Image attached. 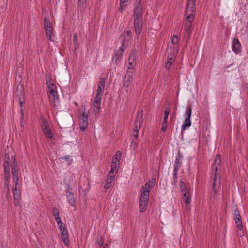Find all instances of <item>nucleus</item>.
Masks as SVG:
<instances>
[{
  "instance_id": "nucleus-1",
  "label": "nucleus",
  "mask_w": 248,
  "mask_h": 248,
  "mask_svg": "<svg viewBox=\"0 0 248 248\" xmlns=\"http://www.w3.org/2000/svg\"><path fill=\"white\" fill-rule=\"evenodd\" d=\"M155 179L152 178L149 180L141 188V195L140 198V211L144 212L148 204L149 192L154 187L155 183Z\"/></svg>"
},
{
  "instance_id": "nucleus-2",
  "label": "nucleus",
  "mask_w": 248,
  "mask_h": 248,
  "mask_svg": "<svg viewBox=\"0 0 248 248\" xmlns=\"http://www.w3.org/2000/svg\"><path fill=\"white\" fill-rule=\"evenodd\" d=\"M133 14L134 26L135 33L139 35L142 31L143 26L142 7L140 0L136 1Z\"/></svg>"
},
{
  "instance_id": "nucleus-3",
  "label": "nucleus",
  "mask_w": 248,
  "mask_h": 248,
  "mask_svg": "<svg viewBox=\"0 0 248 248\" xmlns=\"http://www.w3.org/2000/svg\"><path fill=\"white\" fill-rule=\"evenodd\" d=\"M41 126L42 130L46 137L50 139L53 137V134L47 121L44 118L42 119Z\"/></svg>"
},
{
  "instance_id": "nucleus-4",
  "label": "nucleus",
  "mask_w": 248,
  "mask_h": 248,
  "mask_svg": "<svg viewBox=\"0 0 248 248\" xmlns=\"http://www.w3.org/2000/svg\"><path fill=\"white\" fill-rule=\"evenodd\" d=\"M221 162L220 156L217 154L214 160L215 164L212 166L213 171H214V182L212 186L213 189H214L215 187V182L217 180V173L218 167L220 168Z\"/></svg>"
},
{
  "instance_id": "nucleus-5",
  "label": "nucleus",
  "mask_w": 248,
  "mask_h": 248,
  "mask_svg": "<svg viewBox=\"0 0 248 248\" xmlns=\"http://www.w3.org/2000/svg\"><path fill=\"white\" fill-rule=\"evenodd\" d=\"M131 39V33L130 31H126L123 32V33L119 37V40L122 42V46L120 48L121 52H123L124 51L123 46L126 45V43H128Z\"/></svg>"
},
{
  "instance_id": "nucleus-6",
  "label": "nucleus",
  "mask_w": 248,
  "mask_h": 248,
  "mask_svg": "<svg viewBox=\"0 0 248 248\" xmlns=\"http://www.w3.org/2000/svg\"><path fill=\"white\" fill-rule=\"evenodd\" d=\"M179 42L180 39L176 35H173L171 38V44L170 47H168L167 49L169 50H171L175 53H178L179 49Z\"/></svg>"
},
{
  "instance_id": "nucleus-7",
  "label": "nucleus",
  "mask_w": 248,
  "mask_h": 248,
  "mask_svg": "<svg viewBox=\"0 0 248 248\" xmlns=\"http://www.w3.org/2000/svg\"><path fill=\"white\" fill-rule=\"evenodd\" d=\"M80 129L82 131H84L88 126V114L84 111L79 119Z\"/></svg>"
},
{
  "instance_id": "nucleus-8",
  "label": "nucleus",
  "mask_w": 248,
  "mask_h": 248,
  "mask_svg": "<svg viewBox=\"0 0 248 248\" xmlns=\"http://www.w3.org/2000/svg\"><path fill=\"white\" fill-rule=\"evenodd\" d=\"M233 216L237 228L239 230H242L243 229V225L242 223L241 217L237 207H235V209L233 211Z\"/></svg>"
},
{
  "instance_id": "nucleus-9",
  "label": "nucleus",
  "mask_w": 248,
  "mask_h": 248,
  "mask_svg": "<svg viewBox=\"0 0 248 248\" xmlns=\"http://www.w3.org/2000/svg\"><path fill=\"white\" fill-rule=\"evenodd\" d=\"M49 92V100L51 102V105L53 107H55L57 105V103L59 102V97L58 95V93L56 91L54 90V89H51Z\"/></svg>"
},
{
  "instance_id": "nucleus-10",
  "label": "nucleus",
  "mask_w": 248,
  "mask_h": 248,
  "mask_svg": "<svg viewBox=\"0 0 248 248\" xmlns=\"http://www.w3.org/2000/svg\"><path fill=\"white\" fill-rule=\"evenodd\" d=\"M143 122L142 111L138 113V115L134 124L133 131H139Z\"/></svg>"
},
{
  "instance_id": "nucleus-11",
  "label": "nucleus",
  "mask_w": 248,
  "mask_h": 248,
  "mask_svg": "<svg viewBox=\"0 0 248 248\" xmlns=\"http://www.w3.org/2000/svg\"><path fill=\"white\" fill-rule=\"evenodd\" d=\"M232 51L236 54L241 52V45L237 38H234L232 46Z\"/></svg>"
},
{
  "instance_id": "nucleus-12",
  "label": "nucleus",
  "mask_w": 248,
  "mask_h": 248,
  "mask_svg": "<svg viewBox=\"0 0 248 248\" xmlns=\"http://www.w3.org/2000/svg\"><path fill=\"white\" fill-rule=\"evenodd\" d=\"M115 176L113 174H110L109 172L108 174L107 175V177L106 179L105 185H104V188L106 189H109L111 186V183L114 180Z\"/></svg>"
},
{
  "instance_id": "nucleus-13",
  "label": "nucleus",
  "mask_w": 248,
  "mask_h": 248,
  "mask_svg": "<svg viewBox=\"0 0 248 248\" xmlns=\"http://www.w3.org/2000/svg\"><path fill=\"white\" fill-rule=\"evenodd\" d=\"M105 86V79L102 78L100 79V81L97 85V89L96 93L103 95L104 88Z\"/></svg>"
},
{
  "instance_id": "nucleus-14",
  "label": "nucleus",
  "mask_w": 248,
  "mask_h": 248,
  "mask_svg": "<svg viewBox=\"0 0 248 248\" xmlns=\"http://www.w3.org/2000/svg\"><path fill=\"white\" fill-rule=\"evenodd\" d=\"M185 37L189 40L192 32V24L189 22L185 23Z\"/></svg>"
},
{
  "instance_id": "nucleus-15",
  "label": "nucleus",
  "mask_w": 248,
  "mask_h": 248,
  "mask_svg": "<svg viewBox=\"0 0 248 248\" xmlns=\"http://www.w3.org/2000/svg\"><path fill=\"white\" fill-rule=\"evenodd\" d=\"M182 158L183 155L180 153V151L179 150L178 152V154L176 156L175 163L174 164V169L177 168V170H178V169L180 168L181 166Z\"/></svg>"
},
{
  "instance_id": "nucleus-16",
  "label": "nucleus",
  "mask_w": 248,
  "mask_h": 248,
  "mask_svg": "<svg viewBox=\"0 0 248 248\" xmlns=\"http://www.w3.org/2000/svg\"><path fill=\"white\" fill-rule=\"evenodd\" d=\"M166 51L168 53L167 61H170L173 63L175 62L178 53H174V51L171 50L166 49Z\"/></svg>"
},
{
  "instance_id": "nucleus-17",
  "label": "nucleus",
  "mask_w": 248,
  "mask_h": 248,
  "mask_svg": "<svg viewBox=\"0 0 248 248\" xmlns=\"http://www.w3.org/2000/svg\"><path fill=\"white\" fill-rule=\"evenodd\" d=\"M60 232L63 242L65 245L68 246L69 243L68 231L66 230H62L60 231Z\"/></svg>"
},
{
  "instance_id": "nucleus-18",
  "label": "nucleus",
  "mask_w": 248,
  "mask_h": 248,
  "mask_svg": "<svg viewBox=\"0 0 248 248\" xmlns=\"http://www.w3.org/2000/svg\"><path fill=\"white\" fill-rule=\"evenodd\" d=\"M138 57V53L135 50H132L129 56L128 62L130 65H132V62L135 63Z\"/></svg>"
},
{
  "instance_id": "nucleus-19",
  "label": "nucleus",
  "mask_w": 248,
  "mask_h": 248,
  "mask_svg": "<svg viewBox=\"0 0 248 248\" xmlns=\"http://www.w3.org/2000/svg\"><path fill=\"white\" fill-rule=\"evenodd\" d=\"M102 96V95L99 94L98 93H96L95 96L93 106L94 108H96L98 111L100 110Z\"/></svg>"
},
{
  "instance_id": "nucleus-20",
  "label": "nucleus",
  "mask_w": 248,
  "mask_h": 248,
  "mask_svg": "<svg viewBox=\"0 0 248 248\" xmlns=\"http://www.w3.org/2000/svg\"><path fill=\"white\" fill-rule=\"evenodd\" d=\"M195 2L196 0H188L186 11L188 12H195L196 10Z\"/></svg>"
},
{
  "instance_id": "nucleus-21",
  "label": "nucleus",
  "mask_w": 248,
  "mask_h": 248,
  "mask_svg": "<svg viewBox=\"0 0 248 248\" xmlns=\"http://www.w3.org/2000/svg\"><path fill=\"white\" fill-rule=\"evenodd\" d=\"M182 198L186 204H189L191 202V197L189 192H185L182 194Z\"/></svg>"
},
{
  "instance_id": "nucleus-22",
  "label": "nucleus",
  "mask_w": 248,
  "mask_h": 248,
  "mask_svg": "<svg viewBox=\"0 0 248 248\" xmlns=\"http://www.w3.org/2000/svg\"><path fill=\"white\" fill-rule=\"evenodd\" d=\"M195 12L189 11L188 12L186 10V19L185 23L189 22L192 24L194 18V13Z\"/></svg>"
},
{
  "instance_id": "nucleus-23",
  "label": "nucleus",
  "mask_w": 248,
  "mask_h": 248,
  "mask_svg": "<svg viewBox=\"0 0 248 248\" xmlns=\"http://www.w3.org/2000/svg\"><path fill=\"white\" fill-rule=\"evenodd\" d=\"M120 162H117L116 160H114V159H112L111 165V169L109 171L110 174H113L114 171H116V172L118 171L117 168H118L119 163Z\"/></svg>"
},
{
  "instance_id": "nucleus-24",
  "label": "nucleus",
  "mask_w": 248,
  "mask_h": 248,
  "mask_svg": "<svg viewBox=\"0 0 248 248\" xmlns=\"http://www.w3.org/2000/svg\"><path fill=\"white\" fill-rule=\"evenodd\" d=\"M190 119V118H185L184 123L182 125L181 133L183 132V131H184L186 128H188L191 126V122Z\"/></svg>"
},
{
  "instance_id": "nucleus-25",
  "label": "nucleus",
  "mask_w": 248,
  "mask_h": 248,
  "mask_svg": "<svg viewBox=\"0 0 248 248\" xmlns=\"http://www.w3.org/2000/svg\"><path fill=\"white\" fill-rule=\"evenodd\" d=\"M12 192L13 194V199L21 200V192L20 190H16V188H13Z\"/></svg>"
},
{
  "instance_id": "nucleus-26",
  "label": "nucleus",
  "mask_w": 248,
  "mask_h": 248,
  "mask_svg": "<svg viewBox=\"0 0 248 248\" xmlns=\"http://www.w3.org/2000/svg\"><path fill=\"white\" fill-rule=\"evenodd\" d=\"M45 32L46 36L49 39V40L51 42H54L53 39L52 38V28H48V29H45Z\"/></svg>"
},
{
  "instance_id": "nucleus-27",
  "label": "nucleus",
  "mask_w": 248,
  "mask_h": 248,
  "mask_svg": "<svg viewBox=\"0 0 248 248\" xmlns=\"http://www.w3.org/2000/svg\"><path fill=\"white\" fill-rule=\"evenodd\" d=\"M133 81V79L128 78L126 77H124V82H123V86L125 87L128 88L130 86L131 83Z\"/></svg>"
},
{
  "instance_id": "nucleus-28",
  "label": "nucleus",
  "mask_w": 248,
  "mask_h": 248,
  "mask_svg": "<svg viewBox=\"0 0 248 248\" xmlns=\"http://www.w3.org/2000/svg\"><path fill=\"white\" fill-rule=\"evenodd\" d=\"M67 199V201L69 203V204L71 206H75V198H74V194H72L71 195H69V196H66Z\"/></svg>"
},
{
  "instance_id": "nucleus-29",
  "label": "nucleus",
  "mask_w": 248,
  "mask_h": 248,
  "mask_svg": "<svg viewBox=\"0 0 248 248\" xmlns=\"http://www.w3.org/2000/svg\"><path fill=\"white\" fill-rule=\"evenodd\" d=\"M11 172H12V176L14 177L13 182H15V180L16 179V181L17 180H19L18 168L17 169L12 168Z\"/></svg>"
},
{
  "instance_id": "nucleus-30",
  "label": "nucleus",
  "mask_w": 248,
  "mask_h": 248,
  "mask_svg": "<svg viewBox=\"0 0 248 248\" xmlns=\"http://www.w3.org/2000/svg\"><path fill=\"white\" fill-rule=\"evenodd\" d=\"M192 113V107L191 105L188 106L186 110L185 115L186 118H190Z\"/></svg>"
},
{
  "instance_id": "nucleus-31",
  "label": "nucleus",
  "mask_w": 248,
  "mask_h": 248,
  "mask_svg": "<svg viewBox=\"0 0 248 248\" xmlns=\"http://www.w3.org/2000/svg\"><path fill=\"white\" fill-rule=\"evenodd\" d=\"M180 186L182 194L185 192H189L186 189V184L184 182L182 181L180 182Z\"/></svg>"
},
{
  "instance_id": "nucleus-32",
  "label": "nucleus",
  "mask_w": 248,
  "mask_h": 248,
  "mask_svg": "<svg viewBox=\"0 0 248 248\" xmlns=\"http://www.w3.org/2000/svg\"><path fill=\"white\" fill-rule=\"evenodd\" d=\"M134 72V70H132L130 68H127L125 77L128 78L133 79V74Z\"/></svg>"
},
{
  "instance_id": "nucleus-33",
  "label": "nucleus",
  "mask_w": 248,
  "mask_h": 248,
  "mask_svg": "<svg viewBox=\"0 0 248 248\" xmlns=\"http://www.w3.org/2000/svg\"><path fill=\"white\" fill-rule=\"evenodd\" d=\"M52 214L55 217V220L61 219L59 216V211L57 208L54 207L53 208Z\"/></svg>"
},
{
  "instance_id": "nucleus-34",
  "label": "nucleus",
  "mask_w": 248,
  "mask_h": 248,
  "mask_svg": "<svg viewBox=\"0 0 248 248\" xmlns=\"http://www.w3.org/2000/svg\"><path fill=\"white\" fill-rule=\"evenodd\" d=\"M56 221L58 225L60 231H62V230H66L65 225L62 222L61 218L59 220H56Z\"/></svg>"
},
{
  "instance_id": "nucleus-35",
  "label": "nucleus",
  "mask_w": 248,
  "mask_h": 248,
  "mask_svg": "<svg viewBox=\"0 0 248 248\" xmlns=\"http://www.w3.org/2000/svg\"><path fill=\"white\" fill-rule=\"evenodd\" d=\"M72 190L73 189L71 187V186L69 185H67L66 186V189L65 190L66 196L73 194V193L72 192Z\"/></svg>"
},
{
  "instance_id": "nucleus-36",
  "label": "nucleus",
  "mask_w": 248,
  "mask_h": 248,
  "mask_svg": "<svg viewBox=\"0 0 248 248\" xmlns=\"http://www.w3.org/2000/svg\"><path fill=\"white\" fill-rule=\"evenodd\" d=\"M44 28L45 29H48V28H51V23L50 21V19L49 18L46 17L44 19Z\"/></svg>"
},
{
  "instance_id": "nucleus-37",
  "label": "nucleus",
  "mask_w": 248,
  "mask_h": 248,
  "mask_svg": "<svg viewBox=\"0 0 248 248\" xmlns=\"http://www.w3.org/2000/svg\"><path fill=\"white\" fill-rule=\"evenodd\" d=\"M121 157V152L120 151H117L115 155L114 160H115L117 162H120Z\"/></svg>"
},
{
  "instance_id": "nucleus-38",
  "label": "nucleus",
  "mask_w": 248,
  "mask_h": 248,
  "mask_svg": "<svg viewBox=\"0 0 248 248\" xmlns=\"http://www.w3.org/2000/svg\"><path fill=\"white\" fill-rule=\"evenodd\" d=\"M177 171H178V170H177V168H176L175 169H174L173 173V182H174V185H176V184L177 182Z\"/></svg>"
},
{
  "instance_id": "nucleus-39",
  "label": "nucleus",
  "mask_w": 248,
  "mask_h": 248,
  "mask_svg": "<svg viewBox=\"0 0 248 248\" xmlns=\"http://www.w3.org/2000/svg\"><path fill=\"white\" fill-rule=\"evenodd\" d=\"M170 112V109L168 108H166L164 111V121H167V119L168 118V115Z\"/></svg>"
},
{
  "instance_id": "nucleus-40",
  "label": "nucleus",
  "mask_w": 248,
  "mask_h": 248,
  "mask_svg": "<svg viewBox=\"0 0 248 248\" xmlns=\"http://www.w3.org/2000/svg\"><path fill=\"white\" fill-rule=\"evenodd\" d=\"M14 183V186L13 188H16V190H20L19 188V180H17L16 181V179L15 180Z\"/></svg>"
},
{
  "instance_id": "nucleus-41",
  "label": "nucleus",
  "mask_w": 248,
  "mask_h": 248,
  "mask_svg": "<svg viewBox=\"0 0 248 248\" xmlns=\"http://www.w3.org/2000/svg\"><path fill=\"white\" fill-rule=\"evenodd\" d=\"M167 121H163V122L162 123L161 127V130L162 131H165L166 130L167 126Z\"/></svg>"
},
{
  "instance_id": "nucleus-42",
  "label": "nucleus",
  "mask_w": 248,
  "mask_h": 248,
  "mask_svg": "<svg viewBox=\"0 0 248 248\" xmlns=\"http://www.w3.org/2000/svg\"><path fill=\"white\" fill-rule=\"evenodd\" d=\"M172 64V63L170 62L166 61L165 64V67L166 69L169 70Z\"/></svg>"
},
{
  "instance_id": "nucleus-43",
  "label": "nucleus",
  "mask_w": 248,
  "mask_h": 248,
  "mask_svg": "<svg viewBox=\"0 0 248 248\" xmlns=\"http://www.w3.org/2000/svg\"><path fill=\"white\" fill-rule=\"evenodd\" d=\"M126 6V4H125V3H121V2H120L119 10L120 11H123V10H124V9L125 8Z\"/></svg>"
},
{
  "instance_id": "nucleus-44",
  "label": "nucleus",
  "mask_w": 248,
  "mask_h": 248,
  "mask_svg": "<svg viewBox=\"0 0 248 248\" xmlns=\"http://www.w3.org/2000/svg\"><path fill=\"white\" fill-rule=\"evenodd\" d=\"M4 162H9L10 160V156L8 153H5L3 157Z\"/></svg>"
},
{
  "instance_id": "nucleus-45",
  "label": "nucleus",
  "mask_w": 248,
  "mask_h": 248,
  "mask_svg": "<svg viewBox=\"0 0 248 248\" xmlns=\"http://www.w3.org/2000/svg\"><path fill=\"white\" fill-rule=\"evenodd\" d=\"M97 244L98 245L101 247L104 244V242H103V240L102 239V238H100L98 240H97Z\"/></svg>"
},
{
  "instance_id": "nucleus-46",
  "label": "nucleus",
  "mask_w": 248,
  "mask_h": 248,
  "mask_svg": "<svg viewBox=\"0 0 248 248\" xmlns=\"http://www.w3.org/2000/svg\"><path fill=\"white\" fill-rule=\"evenodd\" d=\"M46 83L47 85V87H48V89H49V91L51 90V89H53V86H54L53 84L51 83L50 82H48V81L46 82Z\"/></svg>"
},
{
  "instance_id": "nucleus-47",
  "label": "nucleus",
  "mask_w": 248,
  "mask_h": 248,
  "mask_svg": "<svg viewBox=\"0 0 248 248\" xmlns=\"http://www.w3.org/2000/svg\"><path fill=\"white\" fill-rule=\"evenodd\" d=\"M14 199V203L16 206H17L19 205V201L20 200H16V199Z\"/></svg>"
},
{
  "instance_id": "nucleus-48",
  "label": "nucleus",
  "mask_w": 248,
  "mask_h": 248,
  "mask_svg": "<svg viewBox=\"0 0 248 248\" xmlns=\"http://www.w3.org/2000/svg\"><path fill=\"white\" fill-rule=\"evenodd\" d=\"M73 42H74V44H77V43H78V41H77V35H76V34H75L73 35Z\"/></svg>"
},
{
  "instance_id": "nucleus-49",
  "label": "nucleus",
  "mask_w": 248,
  "mask_h": 248,
  "mask_svg": "<svg viewBox=\"0 0 248 248\" xmlns=\"http://www.w3.org/2000/svg\"><path fill=\"white\" fill-rule=\"evenodd\" d=\"M3 167H4V169L10 168L9 162H4L3 163Z\"/></svg>"
},
{
  "instance_id": "nucleus-50",
  "label": "nucleus",
  "mask_w": 248,
  "mask_h": 248,
  "mask_svg": "<svg viewBox=\"0 0 248 248\" xmlns=\"http://www.w3.org/2000/svg\"><path fill=\"white\" fill-rule=\"evenodd\" d=\"M5 180L9 182V180H10V174H5Z\"/></svg>"
},
{
  "instance_id": "nucleus-51",
  "label": "nucleus",
  "mask_w": 248,
  "mask_h": 248,
  "mask_svg": "<svg viewBox=\"0 0 248 248\" xmlns=\"http://www.w3.org/2000/svg\"><path fill=\"white\" fill-rule=\"evenodd\" d=\"M133 136H134L135 139H137L138 137V132L139 131H133Z\"/></svg>"
},
{
  "instance_id": "nucleus-52",
  "label": "nucleus",
  "mask_w": 248,
  "mask_h": 248,
  "mask_svg": "<svg viewBox=\"0 0 248 248\" xmlns=\"http://www.w3.org/2000/svg\"><path fill=\"white\" fill-rule=\"evenodd\" d=\"M5 174H10V168H4Z\"/></svg>"
},
{
  "instance_id": "nucleus-53",
  "label": "nucleus",
  "mask_w": 248,
  "mask_h": 248,
  "mask_svg": "<svg viewBox=\"0 0 248 248\" xmlns=\"http://www.w3.org/2000/svg\"><path fill=\"white\" fill-rule=\"evenodd\" d=\"M70 156L69 155H64L61 157L62 159L68 160Z\"/></svg>"
},
{
  "instance_id": "nucleus-54",
  "label": "nucleus",
  "mask_w": 248,
  "mask_h": 248,
  "mask_svg": "<svg viewBox=\"0 0 248 248\" xmlns=\"http://www.w3.org/2000/svg\"><path fill=\"white\" fill-rule=\"evenodd\" d=\"M12 168L17 169V166L16 162V163L12 162Z\"/></svg>"
},
{
  "instance_id": "nucleus-55",
  "label": "nucleus",
  "mask_w": 248,
  "mask_h": 248,
  "mask_svg": "<svg viewBox=\"0 0 248 248\" xmlns=\"http://www.w3.org/2000/svg\"><path fill=\"white\" fill-rule=\"evenodd\" d=\"M122 55V53H120L119 54H118V52H116L115 53V56L116 57H117V58L115 60V62H116V61H117V59L119 58V56H121Z\"/></svg>"
},
{
  "instance_id": "nucleus-56",
  "label": "nucleus",
  "mask_w": 248,
  "mask_h": 248,
  "mask_svg": "<svg viewBox=\"0 0 248 248\" xmlns=\"http://www.w3.org/2000/svg\"><path fill=\"white\" fill-rule=\"evenodd\" d=\"M135 64V63H133V62H132V65H130V64H129V65L127 67V68H130V69H132V70H134V64Z\"/></svg>"
},
{
  "instance_id": "nucleus-57",
  "label": "nucleus",
  "mask_w": 248,
  "mask_h": 248,
  "mask_svg": "<svg viewBox=\"0 0 248 248\" xmlns=\"http://www.w3.org/2000/svg\"><path fill=\"white\" fill-rule=\"evenodd\" d=\"M11 160L13 161V162H15V163L16 162V157L15 156H12L11 157Z\"/></svg>"
},
{
  "instance_id": "nucleus-58",
  "label": "nucleus",
  "mask_w": 248,
  "mask_h": 248,
  "mask_svg": "<svg viewBox=\"0 0 248 248\" xmlns=\"http://www.w3.org/2000/svg\"><path fill=\"white\" fill-rule=\"evenodd\" d=\"M128 0H120V2L121 3H126Z\"/></svg>"
},
{
  "instance_id": "nucleus-59",
  "label": "nucleus",
  "mask_w": 248,
  "mask_h": 248,
  "mask_svg": "<svg viewBox=\"0 0 248 248\" xmlns=\"http://www.w3.org/2000/svg\"><path fill=\"white\" fill-rule=\"evenodd\" d=\"M23 119V116H22V117H21V123H20L21 124H21V125L22 126H23V124H22V123Z\"/></svg>"
},
{
  "instance_id": "nucleus-60",
  "label": "nucleus",
  "mask_w": 248,
  "mask_h": 248,
  "mask_svg": "<svg viewBox=\"0 0 248 248\" xmlns=\"http://www.w3.org/2000/svg\"><path fill=\"white\" fill-rule=\"evenodd\" d=\"M20 89H21V93H22V92H23V89H22V86L20 87Z\"/></svg>"
},
{
  "instance_id": "nucleus-61",
  "label": "nucleus",
  "mask_w": 248,
  "mask_h": 248,
  "mask_svg": "<svg viewBox=\"0 0 248 248\" xmlns=\"http://www.w3.org/2000/svg\"><path fill=\"white\" fill-rule=\"evenodd\" d=\"M79 1L85 2L86 0H79Z\"/></svg>"
},
{
  "instance_id": "nucleus-62",
  "label": "nucleus",
  "mask_w": 248,
  "mask_h": 248,
  "mask_svg": "<svg viewBox=\"0 0 248 248\" xmlns=\"http://www.w3.org/2000/svg\"><path fill=\"white\" fill-rule=\"evenodd\" d=\"M20 103L21 106H22V101L21 100L20 101Z\"/></svg>"
},
{
  "instance_id": "nucleus-63",
  "label": "nucleus",
  "mask_w": 248,
  "mask_h": 248,
  "mask_svg": "<svg viewBox=\"0 0 248 248\" xmlns=\"http://www.w3.org/2000/svg\"><path fill=\"white\" fill-rule=\"evenodd\" d=\"M21 112H22V116H23L22 110H21Z\"/></svg>"
},
{
  "instance_id": "nucleus-64",
  "label": "nucleus",
  "mask_w": 248,
  "mask_h": 248,
  "mask_svg": "<svg viewBox=\"0 0 248 248\" xmlns=\"http://www.w3.org/2000/svg\"><path fill=\"white\" fill-rule=\"evenodd\" d=\"M3 1H4V0H2Z\"/></svg>"
}]
</instances>
